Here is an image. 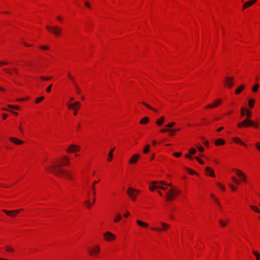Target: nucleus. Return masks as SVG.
<instances>
[{"label":"nucleus","mask_w":260,"mask_h":260,"mask_svg":"<svg viewBox=\"0 0 260 260\" xmlns=\"http://www.w3.org/2000/svg\"><path fill=\"white\" fill-rule=\"evenodd\" d=\"M245 115L247 118L245 119L241 122H240L238 124V126L239 127H242V126L246 127L249 126H252L256 128L258 127V124L256 122L249 119V118L252 116L251 112L250 110L247 109Z\"/></svg>","instance_id":"f257e3e1"},{"label":"nucleus","mask_w":260,"mask_h":260,"mask_svg":"<svg viewBox=\"0 0 260 260\" xmlns=\"http://www.w3.org/2000/svg\"><path fill=\"white\" fill-rule=\"evenodd\" d=\"M47 170L51 173H53L57 176L60 177L62 175L68 178L71 179L72 174L70 172H66L65 171L61 168H57L55 166H50L48 167Z\"/></svg>","instance_id":"f03ea898"},{"label":"nucleus","mask_w":260,"mask_h":260,"mask_svg":"<svg viewBox=\"0 0 260 260\" xmlns=\"http://www.w3.org/2000/svg\"><path fill=\"white\" fill-rule=\"evenodd\" d=\"M46 28L49 31L51 32L52 34H53L56 37L60 36L61 31H62L61 28L60 27H58L57 26H55L54 27H50L48 25H47L46 26Z\"/></svg>","instance_id":"7ed1b4c3"},{"label":"nucleus","mask_w":260,"mask_h":260,"mask_svg":"<svg viewBox=\"0 0 260 260\" xmlns=\"http://www.w3.org/2000/svg\"><path fill=\"white\" fill-rule=\"evenodd\" d=\"M138 192V190H135L132 187H129L127 190V193L133 201L136 200V197Z\"/></svg>","instance_id":"20e7f679"},{"label":"nucleus","mask_w":260,"mask_h":260,"mask_svg":"<svg viewBox=\"0 0 260 260\" xmlns=\"http://www.w3.org/2000/svg\"><path fill=\"white\" fill-rule=\"evenodd\" d=\"M160 224L162 225L161 228H152L151 229L153 231H156L157 232H161V231H166V230H168L170 227V225H169L168 224H167L164 222H161L160 223Z\"/></svg>","instance_id":"39448f33"},{"label":"nucleus","mask_w":260,"mask_h":260,"mask_svg":"<svg viewBox=\"0 0 260 260\" xmlns=\"http://www.w3.org/2000/svg\"><path fill=\"white\" fill-rule=\"evenodd\" d=\"M63 162H57L56 164L55 165L57 167V168H60V167L64 165H68L69 164V157L67 156H64L63 157Z\"/></svg>","instance_id":"423d86ee"},{"label":"nucleus","mask_w":260,"mask_h":260,"mask_svg":"<svg viewBox=\"0 0 260 260\" xmlns=\"http://www.w3.org/2000/svg\"><path fill=\"white\" fill-rule=\"evenodd\" d=\"M80 103L78 102H76L74 103L68 105V107L69 109H74L75 110L74 114V115H76L77 114V108H79L80 107Z\"/></svg>","instance_id":"0eeeda50"},{"label":"nucleus","mask_w":260,"mask_h":260,"mask_svg":"<svg viewBox=\"0 0 260 260\" xmlns=\"http://www.w3.org/2000/svg\"><path fill=\"white\" fill-rule=\"evenodd\" d=\"M21 210H12V211H8L6 210H3V211L6 213L8 216H10L11 217H14L16 216L17 214H18Z\"/></svg>","instance_id":"6e6552de"},{"label":"nucleus","mask_w":260,"mask_h":260,"mask_svg":"<svg viewBox=\"0 0 260 260\" xmlns=\"http://www.w3.org/2000/svg\"><path fill=\"white\" fill-rule=\"evenodd\" d=\"M79 151V147L76 145H71L67 149V151L68 153H71Z\"/></svg>","instance_id":"1a4fd4ad"},{"label":"nucleus","mask_w":260,"mask_h":260,"mask_svg":"<svg viewBox=\"0 0 260 260\" xmlns=\"http://www.w3.org/2000/svg\"><path fill=\"white\" fill-rule=\"evenodd\" d=\"M175 192V189H170L166 194L167 201H172L174 199V192Z\"/></svg>","instance_id":"9d476101"},{"label":"nucleus","mask_w":260,"mask_h":260,"mask_svg":"<svg viewBox=\"0 0 260 260\" xmlns=\"http://www.w3.org/2000/svg\"><path fill=\"white\" fill-rule=\"evenodd\" d=\"M105 239L108 241H111L115 239V236L110 232H107L104 234Z\"/></svg>","instance_id":"9b49d317"},{"label":"nucleus","mask_w":260,"mask_h":260,"mask_svg":"<svg viewBox=\"0 0 260 260\" xmlns=\"http://www.w3.org/2000/svg\"><path fill=\"white\" fill-rule=\"evenodd\" d=\"M233 78L227 77L225 80L224 81L225 85H226L229 88H231L233 85Z\"/></svg>","instance_id":"f8f14e48"},{"label":"nucleus","mask_w":260,"mask_h":260,"mask_svg":"<svg viewBox=\"0 0 260 260\" xmlns=\"http://www.w3.org/2000/svg\"><path fill=\"white\" fill-rule=\"evenodd\" d=\"M234 171L236 173V174L241 178L242 180L243 181H246V176L240 170L238 169H234Z\"/></svg>","instance_id":"ddd939ff"},{"label":"nucleus","mask_w":260,"mask_h":260,"mask_svg":"<svg viewBox=\"0 0 260 260\" xmlns=\"http://www.w3.org/2000/svg\"><path fill=\"white\" fill-rule=\"evenodd\" d=\"M221 100L218 99L215 101V102L212 104H209L206 106L207 108H213L218 106L221 103Z\"/></svg>","instance_id":"4468645a"},{"label":"nucleus","mask_w":260,"mask_h":260,"mask_svg":"<svg viewBox=\"0 0 260 260\" xmlns=\"http://www.w3.org/2000/svg\"><path fill=\"white\" fill-rule=\"evenodd\" d=\"M9 140L12 143H14V144L16 145H20L23 144V142L20 140H19L17 138H14V137H10L9 138Z\"/></svg>","instance_id":"2eb2a0df"},{"label":"nucleus","mask_w":260,"mask_h":260,"mask_svg":"<svg viewBox=\"0 0 260 260\" xmlns=\"http://www.w3.org/2000/svg\"><path fill=\"white\" fill-rule=\"evenodd\" d=\"M256 2V0H251V1H249L245 3V4H244V5L243 6V9L245 10L247 8H248V7L251 6V5H252L253 4H254Z\"/></svg>","instance_id":"dca6fc26"},{"label":"nucleus","mask_w":260,"mask_h":260,"mask_svg":"<svg viewBox=\"0 0 260 260\" xmlns=\"http://www.w3.org/2000/svg\"><path fill=\"white\" fill-rule=\"evenodd\" d=\"M100 250V248L98 246H95L94 247L92 248L91 250H88V252L90 254H92L93 253H97Z\"/></svg>","instance_id":"f3484780"},{"label":"nucleus","mask_w":260,"mask_h":260,"mask_svg":"<svg viewBox=\"0 0 260 260\" xmlns=\"http://www.w3.org/2000/svg\"><path fill=\"white\" fill-rule=\"evenodd\" d=\"M205 171L208 175H209L211 177H215V175L214 173V171L210 168L206 167L205 168Z\"/></svg>","instance_id":"a211bd4d"},{"label":"nucleus","mask_w":260,"mask_h":260,"mask_svg":"<svg viewBox=\"0 0 260 260\" xmlns=\"http://www.w3.org/2000/svg\"><path fill=\"white\" fill-rule=\"evenodd\" d=\"M139 157V155L137 154H135L129 160V162L130 164H134L137 162L138 158Z\"/></svg>","instance_id":"6ab92c4d"},{"label":"nucleus","mask_w":260,"mask_h":260,"mask_svg":"<svg viewBox=\"0 0 260 260\" xmlns=\"http://www.w3.org/2000/svg\"><path fill=\"white\" fill-rule=\"evenodd\" d=\"M136 222L139 226L143 227V228H147L148 225L147 223L143 222L140 220H137L136 221Z\"/></svg>","instance_id":"aec40b11"},{"label":"nucleus","mask_w":260,"mask_h":260,"mask_svg":"<svg viewBox=\"0 0 260 260\" xmlns=\"http://www.w3.org/2000/svg\"><path fill=\"white\" fill-rule=\"evenodd\" d=\"M165 121V117L164 116L161 117L159 119L156 121V124L158 125H161Z\"/></svg>","instance_id":"412c9836"},{"label":"nucleus","mask_w":260,"mask_h":260,"mask_svg":"<svg viewBox=\"0 0 260 260\" xmlns=\"http://www.w3.org/2000/svg\"><path fill=\"white\" fill-rule=\"evenodd\" d=\"M122 218V216L121 214L119 213H116L115 214V218L114 219V222H118L119 221H120Z\"/></svg>","instance_id":"4be33fe9"},{"label":"nucleus","mask_w":260,"mask_h":260,"mask_svg":"<svg viewBox=\"0 0 260 260\" xmlns=\"http://www.w3.org/2000/svg\"><path fill=\"white\" fill-rule=\"evenodd\" d=\"M158 182H151V185L149 186V189L151 191H153L154 189H156V184H157Z\"/></svg>","instance_id":"5701e85b"},{"label":"nucleus","mask_w":260,"mask_h":260,"mask_svg":"<svg viewBox=\"0 0 260 260\" xmlns=\"http://www.w3.org/2000/svg\"><path fill=\"white\" fill-rule=\"evenodd\" d=\"M224 144V140L222 139H218L215 142V144L216 146H219L220 145H223Z\"/></svg>","instance_id":"b1692460"},{"label":"nucleus","mask_w":260,"mask_h":260,"mask_svg":"<svg viewBox=\"0 0 260 260\" xmlns=\"http://www.w3.org/2000/svg\"><path fill=\"white\" fill-rule=\"evenodd\" d=\"M180 129H161L160 130V132L161 133H166V132H177L178 131H179Z\"/></svg>","instance_id":"393cba45"},{"label":"nucleus","mask_w":260,"mask_h":260,"mask_svg":"<svg viewBox=\"0 0 260 260\" xmlns=\"http://www.w3.org/2000/svg\"><path fill=\"white\" fill-rule=\"evenodd\" d=\"M245 86L244 85H241L235 91V93L236 94H239L244 88Z\"/></svg>","instance_id":"a878e982"},{"label":"nucleus","mask_w":260,"mask_h":260,"mask_svg":"<svg viewBox=\"0 0 260 260\" xmlns=\"http://www.w3.org/2000/svg\"><path fill=\"white\" fill-rule=\"evenodd\" d=\"M149 121V118L148 117H145L143 118H142L140 121V123L142 124H146L148 123Z\"/></svg>","instance_id":"bb28decb"},{"label":"nucleus","mask_w":260,"mask_h":260,"mask_svg":"<svg viewBox=\"0 0 260 260\" xmlns=\"http://www.w3.org/2000/svg\"><path fill=\"white\" fill-rule=\"evenodd\" d=\"M95 198L94 197L93 199L92 203H91L88 200H87L85 202L84 204L87 206V208H90L92 205L93 204V203L95 202Z\"/></svg>","instance_id":"cd10ccee"},{"label":"nucleus","mask_w":260,"mask_h":260,"mask_svg":"<svg viewBox=\"0 0 260 260\" xmlns=\"http://www.w3.org/2000/svg\"><path fill=\"white\" fill-rule=\"evenodd\" d=\"M99 181H94L93 182V184L91 185V187L92 190V193L93 196L94 197L95 195V184L98 183Z\"/></svg>","instance_id":"c85d7f7f"},{"label":"nucleus","mask_w":260,"mask_h":260,"mask_svg":"<svg viewBox=\"0 0 260 260\" xmlns=\"http://www.w3.org/2000/svg\"><path fill=\"white\" fill-rule=\"evenodd\" d=\"M114 149H115L114 148L111 149L110 150V152H109V154H108L109 157H108V160L109 161L112 159V157H113L112 153L114 151Z\"/></svg>","instance_id":"c756f323"},{"label":"nucleus","mask_w":260,"mask_h":260,"mask_svg":"<svg viewBox=\"0 0 260 260\" xmlns=\"http://www.w3.org/2000/svg\"><path fill=\"white\" fill-rule=\"evenodd\" d=\"M233 140L235 142V143H239L241 145H244V146H245V144L244 143H243V142H242L240 140H239L238 138H234L233 139Z\"/></svg>","instance_id":"7c9ffc66"},{"label":"nucleus","mask_w":260,"mask_h":260,"mask_svg":"<svg viewBox=\"0 0 260 260\" xmlns=\"http://www.w3.org/2000/svg\"><path fill=\"white\" fill-rule=\"evenodd\" d=\"M159 182H158L157 184H156V189H161L163 190H166V188L162 186V185L160 184Z\"/></svg>","instance_id":"2f4dec72"},{"label":"nucleus","mask_w":260,"mask_h":260,"mask_svg":"<svg viewBox=\"0 0 260 260\" xmlns=\"http://www.w3.org/2000/svg\"><path fill=\"white\" fill-rule=\"evenodd\" d=\"M142 104L145 106L146 107H147L148 108L155 111V112H157V110L152 108V107H151L149 105L147 104V103H145V102H143Z\"/></svg>","instance_id":"473e14b6"},{"label":"nucleus","mask_w":260,"mask_h":260,"mask_svg":"<svg viewBox=\"0 0 260 260\" xmlns=\"http://www.w3.org/2000/svg\"><path fill=\"white\" fill-rule=\"evenodd\" d=\"M254 101L253 99H250L248 101V105L250 108H252L254 106Z\"/></svg>","instance_id":"72a5a7b5"},{"label":"nucleus","mask_w":260,"mask_h":260,"mask_svg":"<svg viewBox=\"0 0 260 260\" xmlns=\"http://www.w3.org/2000/svg\"><path fill=\"white\" fill-rule=\"evenodd\" d=\"M74 86H75V90H76L77 93L80 94L81 93V90H80L79 86L76 83H75Z\"/></svg>","instance_id":"f704fd0d"},{"label":"nucleus","mask_w":260,"mask_h":260,"mask_svg":"<svg viewBox=\"0 0 260 260\" xmlns=\"http://www.w3.org/2000/svg\"><path fill=\"white\" fill-rule=\"evenodd\" d=\"M247 111V109H245L243 107H242L241 109V114L242 116H244L245 115L246 112Z\"/></svg>","instance_id":"c9c22d12"},{"label":"nucleus","mask_w":260,"mask_h":260,"mask_svg":"<svg viewBox=\"0 0 260 260\" xmlns=\"http://www.w3.org/2000/svg\"><path fill=\"white\" fill-rule=\"evenodd\" d=\"M250 208L254 210L255 212L260 213V210L258 209L256 207L254 206H250Z\"/></svg>","instance_id":"e433bc0d"},{"label":"nucleus","mask_w":260,"mask_h":260,"mask_svg":"<svg viewBox=\"0 0 260 260\" xmlns=\"http://www.w3.org/2000/svg\"><path fill=\"white\" fill-rule=\"evenodd\" d=\"M258 87H259L258 84H256L252 88L253 92H257Z\"/></svg>","instance_id":"4c0bfd02"},{"label":"nucleus","mask_w":260,"mask_h":260,"mask_svg":"<svg viewBox=\"0 0 260 260\" xmlns=\"http://www.w3.org/2000/svg\"><path fill=\"white\" fill-rule=\"evenodd\" d=\"M150 145H147L143 150V152L145 153H147L149 151Z\"/></svg>","instance_id":"58836bf2"},{"label":"nucleus","mask_w":260,"mask_h":260,"mask_svg":"<svg viewBox=\"0 0 260 260\" xmlns=\"http://www.w3.org/2000/svg\"><path fill=\"white\" fill-rule=\"evenodd\" d=\"M252 252L255 255V256L256 258V259L259 260L260 259V254L257 252L255 251H253Z\"/></svg>","instance_id":"ea45409f"},{"label":"nucleus","mask_w":260,"mask_h":260,"mask_svg":"<svg viewBox=\"0 0 260 260\" xmlns=\"http://www.w3.org/2000/svg\"><path fill=\"white\" fill-rule=\"evenodd\" d=\"M186 170L187 171V172L191 175H193V174H197L198 175L195 171H194L193 170H192L189 168H186Z\"/></svg>","instance_id":"a19ab883"},{"label":"nucleus","mask_w":260,"mask_h":260,"mask_svg":"<svg viewBox=\"0 0 260 260\" xmlns=\"http://www.w3.org/2000/svg\"><path fill=\"white\" fill-rule=\"evenodd\" d=\"M189 152L190 154H194L196 152V149L194 148H191L189 149Z\"/></svg>","instance_id":"79ce46f5"},{"label":"nucleus","mask_w":260,"mask_h":260,"mask_svg":"<svg viewBox=\"0 0 260 260\" xmlns=\"http://www.w3.org/2000/svg\"><path fill=\"white\" fill-rule=\"evenodd\" d=\"M6 250L9 252H12L14 250L9 245L6 246Z\"/></svg>","instance_id":"37998d69"},{"label":"nucleus","mask_w":260,"mask_h":260,"mask_svg":"<svg viewBox=\"0 0 260 260\" xmlns=\"http://www.w3.org/2000/svg\"><path fill=\"white\" fill-rule=\"evenodd\" d=\"M44 96H41L36 100V103H39L44 99Z\"/></svg>","instance_id":"c03bdc74"},{"label":"nucleus","mask_w":260,"mask_h":260,"mask_svg":"<svg viewBox=\"0 0 260 260\" xmlns=\"http://www.w3.org/2000/svg\"><path fill=\"white\" fill-rule=\"evenodd\" d=\"M175 124V122H172L167 124L166 125V126L167 127H170H170H173Z\"/></svg>","instance_id":"a18cd8bd"},{"label":"nucleus","mask_w":260,"mask_h":260,"mask_svg":"<svg viewBox=\"0 0 260 260\" xmlns=\"http://www.w3.org/2000/svg\"><path fill=\"white\" fill-rule=\"evenodd\" d=\"M219 222L221 226H222V227H224L226 225V223L224 222L222 220H221V219L219 220Z\"/></svg>","instance_id":"49530a36"},{"label":"nucleus","mask_w":260,"mask_h":260,"mask_svg":"<svg viewBox=\"0 0 260 260\" xmlns=\"http://www.w3.org/2000/svg\"><path fill=\"white\" fill-rule=\"evenodd\" d=\"M232 180L237 184H239L240 183V181L236 179L235 177H232Z\"/></svg>","instance_id":"de8ad7c7"},{"label":"nucleus","mask_w":260,"mask_h":260,"mask_svg":"<svg viewBox=\"0 0 260 260\" xmlns=\"http://www.w3.org/2000/svg\"><path fill=\"white\" fill-rule=\"evenodd\" d=\"M159 183L161 185H168V186H171L172 184L171 183H169V184H167L166 183L165 181H160L159 182Z\"/></svg>","instance_id":"09e8293b"},{"label":"nucleus","mask_w":260,"mask_h":260,"mask_svg":"<svg viewBox=\"0 0 260 260\" xmlns=\"http://www.w3.org/2000/svg\"><path fill=\"white\" fill-rule=\"evenodd\" d=\"M40 78L42 80H50V79H52V77H47V78H45L44 76H41Z\"/></svg>","instance_id":"8fccbe9b"},{"label":"nucleus","mask_w":260,"mask_h":260,"mask_svg":"<svg viewBox=\"0 0 260 260\" xmlns=\"http://www.w3.org/2000/svg\"><path fill=\"white\" fill-rule=\"evenodd\" d=\"M4 71L8 74H9L10 75H12V73L11 72V70L10 69H5Z\"/></svg>","instance_id":"3c124183"},{"label":"nucleus","mask_w":260,"mask_h":260,"mask_svg":"<svg viewBox=\"0 0 260 260\" xmlns=\"http://www.w3.org/2000/svg\"><path fill=\"white\" fill-rule=\"evenodd\" d=\"M195 158L198 160V161L201 164H204V161L201 159L199 157H195Z\"/></svg>","instance_id":"603ef678"},{"label":"nucleus","mask_w":260,"mask_h":260,"mask_svg":"<svg viewBox=\"0 0 260 260\" xmlns=\"http://www.w3.org/2000/svg\"><path fill=\"white\" fill-rule=\"evenodd\" d=\"M13 70L15 73V74H16L17 76H19V74L18 73V70L17 69L15 68H14L13 69Z\"/></svg>","instance_id":"864d4df0"},{"label":"nucleus","mask_w":260,"mask_h":260,"mask_svg":"<svg viewBox=\"0 0 260 260\" xmlns=\"http://www.w3.org/2000/svg\"><path fill=\"white\" fill-rule=\"evenodd\" d=\"M217 185L222 190H225V187L223 185H222L220 183H217Z\"/></svg>","instance_id":"5fc2aeb1"},{"label":"nucleus","mask_w":260,"mask_h":260,"mask_svg":"<svg viewBox=\"0 0 260 260\" xmlns=\"http://www.w3.org/2000/svg\"><path fill=\"white\" fill-rule=\"evenodd\" d=\"M173 155L175 157H179L181 155V153L180 152L174 153Z\"/></svg>","instance_id":"6e6d98bb"},{"label":"nucleus","mask_w":260,"mask_h":260,"mask_svg":"<svg viewBox=\"0 0 260 260\" xmlns=\"http://www.w3.org/2000/svg\"><path fill=\"white\" fill-rule=\"evenodd\" d=\"M52 86V84H50L49 86V87H47V88L46 89V91L47 92H50Z\"/></svg>","instance_id":"4d7b16f0"},{"label":"nucleus","mask_w":260,"mask_h":260,"mask_svg":"<svg viewBox=\"0 0 260 260\" xmlns=\"http://www.w3.org/2000/svg\"><path fill=\"white\" fill-rule=\"evenodd\" d=\"M211 197L214 199V200L215 201V202L217 203V204L220 206V204L219 203V202L218 201L217 199L216 198H215L214 194H212L211 195Z\"/></svg>","instance_id":"13d9d810"},{"label":"nucleus","mask_w":260,"mask_h":260,"mask_svg":"<svg viewBox=\"0 0 260 260\" xmlns=\"http://www.w3.org/2000/svg\"><path fill=\"white\" fill-rule=\"evenodd\" d=\"M203 144L205 145L206 147L209 146V142L207 140H204L203 142Z\"/></svg>","instance_id":"bf43d9fd"},{"label":"nucleus","mask_w":260,"mask_h":260,"mask_svg":"<svg viewBox=\"0 0 260 260\" xmlns=\"http://www.w3.org/2000/svg\"><path fill=\"white\" fill-rule=\"evenodd\" d=\"M198 150L201 151V152H203L204 150V148L201 146H199L197 147Z\"/></svg>","instance_id":"052dcab7"},{"label":"nucleus","mask_w":260,"mask_h":260,"mask_svg":"<svg viewBox=\"0 0 260 260\" xmlns=\"http://www.w3.org/2000/svg\"><path fill=\"white\" fill-rule=\"evenodd\" d=\"M41 49H44V50H47L49 49L48 47L47 46H41L40 47Z\"/></svg>","instance_id":"680f3d73"},{"label":"nucleus","mask_w":260,"mask_h":260,"mask_svg":"<svg viewBox=\"0 0 260 260\" xmlns=\"http://www.w3.org/2000/svg\"><path fill=\"white\" fill-rule=\"evenodd\" d=\"M8 107L11 108H14V109H18V110L19 109V107L18 106H13L11 105H8Z\"/></svg>","instance_id":"e2e57ef3"},{"label":"nucleus","mask_w":260,"mask_h":260,"mask_svg":"<svg viewBox=\"0 0 260 260\" xmlns=\"http://www.w3.org/2000/svg\"><path fill=\"white\" fill-rule=\"evenodd\" d=\"M256 148L260 151V143L255 144Z\"/></svg>","instance_id":"0e129e2a"},{"label":"nucleus","mask_w":260,"mask_h":260,"mask_svg":"<svg viewBox=\"0 0 260 260\" xmlns=\"http://www.w3.org/2000/svg\"><path fill=\"white\" fill-rule=\"evenodd\" d=\"M229 186H230V187L231 188L232 190H233V191L236 190V187L235 186H234L233 185L230 184Z\"/></svg>","instance_id":"69168bd1"},{"label":"nucleus","mask_w":260,"mask_h":260,"mask_svg":"<svg viewBox=\"0 0 260 260\" xmlns=\"http://www.w3.org/2000/svg\"><path fill=\"white\" fill-rule=\"evenodd\" d=\"M85 5L86 7H87L88 8H91V6L90 5V4L88 3V2H85Z\"/></svg>","instance_id":"338daca9"},{"label":"nucleus","mask_w":260,"mask_h":260,"mask_svg":"<svg viewBox=\"0 0 260 260\" xmlns=\"http://www.w3.org/2000/svg\"><path fill=\"white\" fill-rule=\"evenodd\" d=\"M130 214L129 212L128 211H126L125 214H124V216L126 217Z\"/></svg>","instance_id":"774afa93"}]
</instances>
